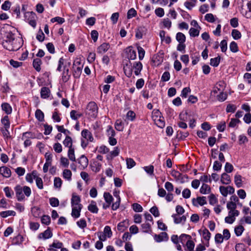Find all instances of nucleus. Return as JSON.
<instances>
[{
  "label": "nucleus",
  "mask_w": 251,
  "mask_h": 251,
  "mask_svg": "<svg viewBox=\"0 0 251 251\" xmlns=\"http://www.w3.org/2000/svg\"><path fill=\"white\" fill-rule=\"evenodd\" d=\"M78 163L79 165L78 167L80 169L83 170L88 166V159L84 155H82L78 159Z\"/></svg>",
  "instance_id": "obj_11"
},
{
  "label": "nucleus",
  "mask_w": 251,
  "mask_h": 251,
  "mask_svg": "<svg viewBox=\"0 0 251 251\" xmlns=\"http://www.w3.org/2000/svg\"><path fill=\"white\" fill-rule=\"evenodd\" d=\"M101 167V164L98 162H94L92 165V170L95 172H99Z\"/></svg>",
  "instance_id": "obj_58"
},
{
  "label": "nucleus",
  "mask_w": 251,
  "mask_h": 251,
  "mask_svg": "<svg viewBox=\"0 0 251 251\" xmlns=\"http://www.w3.org/2000/svg\"><path fill=\"white\" fill-rule=\"evenodd\" d=\"M192 239V237L187 234H182L179 236V241L182 244L184 245L187 242V241Z\"/></svg>",
  "instance_id": "obj_34"
},
{
  "label": "nucleus",
  "mask_w": 251,
  "mask_h": 251,
  "mask_svg": "<svg viewBox=\"0 0 251 251\" xmlns=\"http://www.w3.org/2000/svg\"><path fill=\"white\" fill-rule=\"evenodd\" d=\"M72 207V216L74 218H78L79 217L80 215V211L82 207Z\"/></svg>",
  "instance_id": "obj_22"
},
{
  "label": "nucleus",
  "mask_w": 251,
  "mask_h": 251,
  "mask_svg": "<svg viewBox=\"0 0 251 251\" xmlns=\"http://www.w3.org/2000/svg\"><path fill=\"white\" fill-rule=\"evenodd\" d=\"M119 152L120 150L118 147L114 148V150L110 152V155L107 156V159H112L113 157L118 156Z\"/></svg>",
  "instance_id": "obj_42"
},
{
  "label": "nucleus",
  "mask_w": 251,
  "mask_h": 251,
  "mask_svg": "<svg viewBox=\"0 0 251 251\" xmlns=\"http://www.w3.org/2000/svg\"><path fill=\"white\" fill-rule=\"evenodd\" d=\"M25 20L33 27L35 28L36 26V22L35 20L36 14L33 12H27L25 13Z\"/></svg>",
  "instance_id": "obj_5"
},
{
  "label": "nucleus",
  "mask_w": 251,
  "mask_h": 251,
  "mask_svg": "<svg viewBox=\"0 0 251 251\" xmlns=\"http://www.w3.org/2000/svg\"><path fill=\"white\" fill-rule=\"evenodd\" d=\"M220 192L224 197H226L228 194H232L234 193V189L232 186L226 187L221 186L219 187Z\"/></svg>",
  "instance_id": "obj_8"
},
{
  "label": "nucleus",
  "mask_w": 251,
  "mask_h": 251,
  "mask_svg": "<svg viewBox=\"0 0 251 251\" xmlns=\"http://www.w3.org/2000/svg\"><path fill=\"white\" fill-rule=\"evenodd\" d=\"M145 171L149 175L153 176L154 171V167L152 165L145 166L144 167Z\"/></svg>",
  "instance_id": "obj_60"
},
{
  "label": "nucleus",
  "mask_w": 251,
  "mask_h": 251,
  "mask_svg": "<svg viewBox=\"0 0 251 251\" xmlns=\"http://www.w3.org/2000/svg\"><path fill=\"white\" fill-rule=\"evenodd\" d=\"M62 184V181L60 177H55L54 178V187L56 188H60Z\"/></svg>",
  "instance_id": "obj_56"
},
{
  "label": "nucleus",
  "mask_w": 251,
  "mask_h": 251,
  "mask_svg": "<svg viewBox=\"0 0 251 251\" xmlns=\"http://www.w3.org/2000/svg\"><path fill=\"white\" fill-rule=\"evenodd\" d=\"M68 156L71 161H75V150L74 148H71L69 149L68 151Z\"/></svg>",
  "instance_id": "obj_46"
},
{
  "label": "nucleus",
  "mask_w": 251,
  "mask_h": 251,
  "mask_svg": "<svg viewBox=\"0 0 251 251\" xmlns=\"http://www.w3.org/2000/svg\"><path fill=\"white\" fill-rule=\"evenodd\" d=\"M88 209L91 212L93 213H97L99 210L96 202L93 201H92L91 203L88 205Z\"/></svg>",
  "instance_id": "obj_28"
},
{
  "label": "nucleus",
  "mask_w": 251,
  "mask_h": 251,
  "mask_svg": "<svg viewBox=\"0 0 251 251\" xmlns=\"http://www.w3.org/2000/svg\"><path fill=\"white\" fill-rule=\"evenodd\" d=\"M221 181L223 184H228L231 182L230 176L224 173L221 176Z\"/></svg>",
  "instance_id": "obj_25"
},
{
  "label": "nucleus",
  "mask_w": 251,
  "mask_h": 251,
  "mask_svg": "<svg viewBox=\"0 0 251 251\" xmlns=\"http://www.w3.org/2000/svg\"><path fill=\"white\" fill-rule=\"evenodd\" d=\"M226 207L229 210L228 214L238 216L239 214V211L236 209L237 205L236 203L233 201H229L226 204Z\"/></svg>",
  "instance_id": "obj_6"
},
{
  "label": "nucleus",
  "mask_w": 251,
  "mask_h": 251,
  "mask_svg": "<svg viewBox=\"0 0 251 251\" xmlns=\"http://www.w3.org/2000/svg\"><path fill=\"white\" fill-rule=\"evenodd\" d=\"M110 44L108 43H103L97 48V52L99 54H103L110 48Z\"/></svg>",
  "instance_id": "obj_16"
},
{
  "label": "nucleus",
  "mask_w": 251,
  "mask_h": 251,
  "mask_svg": "<svg viewBox=\"0 0 251 251\" xmlns=\"http://www.w3.org/2000/svg\"><path fill=\"white\" fill-rule=\"evenodd\" d=\"M14 190L16 193V196L18 201H22L25 199V196L23 194V187L20 185H16Z\"/></svg>",
  "instance_id": "obj_10"
},
{
  "label": "nucleus",
  "mask_w": 251,
  "mask_h": 251,
  "mask_svg": "<svg viewBox=\"0 0 251 251\" xmlns=\"http://www.w3.org/2000/svg\"><path fill=\"white\" fill-rule=\"evenodd\" d=\"M46 162L44 165L43 171L44 173H47L49 170V167L51 166L52 161V154L50 152H46L45 154Z\"/></svg>",
  "instance_id": "obj_7"
},
{
  "label": "nucleus",
  "mask_w": 251,
  "mask_h": 251,
  "mask_svg": "<svg viewBox=\"0 0 251 251\" xmlns=\"http://www.w3.org/2000/svg\"><path fill=\"white\" fill-rule=\"evenodd\" d=\"M63 145L66 147H68L69 149L73 148L72 147L73 141L72 139L69 136L67 135L65 140L63 142Z\"/></svg>",
  "instance_id": "obj_29"
},
{
  "label": "nucleus",
  "mask_w": 251,
  "mask_h": 251,
  "mask_svg": "<svg viewBox=\"0 0 251 251\" xmlns=\"http://www.w3.org/2000/svg\"><path fill=\"white\" fill-rule=\"evenodd\" d=\"M115 129L119 131H122L124 128V123L120 119L117 120L115 124Z\"/></svg>",
  "instance_id": "obj_32"
},
{
  "label": "nucleus",
  "mask_w": 251,
  "mask_h": 251,
  "mask_svg": "<svg viewBox=\"0 0 251 251\" xmlns=\"http://www.w3.org/2000/svg\"><path fill=\"white\" fill-rule=\"evenodd\" d=\"M171 175L173 176L177 179H180V178H183V177L187 179L188 177L187 175H182V174L180 173L178 171L175 170L172 171Z\"/></svg>",
  "instance_id": "obj_36"
},
{
  "label": "nucleus",
  "mask_w": 251,
  "mask_h": 251,
  "mask_svg": "<svg viewBox=\"0 0 251 251\" xmlns=\"http://www.w3.org/2000/svg\"><path fill=\"white\" fill-rule=\"evenodd\" d=\"M66 62V60L63 57H61L58 61V64L57 68V71L61 72L62 71V66H63V67L64 66L66 67V66L64 65Z\"/></svg>",
  "instance_id": "obj_50"
},
{
  "label": "nucleus",
  "mask_w": 251,
  "mask_h": 251,
  "mask_svg": "<svg viewBox=\"0 0 251 251\" xmlns=\"http://www.w3.org/2000/svg\"><path fill=\"white\" fill-rule=\"evenodd\" d=\"M136 15V11L133 8H130L127 12V18L130 19L133 17H135Z\"/></svg>",
  "instance_id": "obj_62"
},
{
  "label": "nucleus",
  "mask_w": 251,
  "mask_h": 251,
  "mask_svg": "<svg viewBox=\"0 0 251 251\" xmlns=\"http://www.w3.org/2000/svg\"><path fill=\"white\" fill-rule=\"evenodd\" d=\"M41 64L42 61L40 59L37 58L33 60V66L37 72L40 71Z\"/></svg>",
  "instance_id": "obj_26"
},
{
  "label": "nucleus",
  "mask_w": 251,
  "mask_h": 251,
  "mask_svg": "<svg viewBox=\"0 0 251 251\" xmlns=\"http://www.w3.org/2000/svg\"><path fill=\"white\" fill-rule=\"evenodd\" d=\"M16 215L15 211L13 210H7L0 212V216L2 218H6L8 216Z\"/></svg>",
  "instance_id": "obj_33"
},
{
  "label": "nucleus",
  "mask_w": 251,
  "mask_h": 251,
  "mask_svg": "<svg viewBox=\"0 0 251 251\" xmlns=\"http://www.w3.org/2000/svg\"><path fill=\"white\" fill-rule=\"evenodd\" d=\"M236 251H246V246L243 243H238L235 247Z\"/></svg>",
  "instance_id": "obj_64"
},
{
  "label": "nucleus",
  "mask_w": 251,
  "mask_h": 251,
  "mask_svg": "<svg viewBox=\"0 0 251 251\" xmlns=\"http://www.w3.org/2000/svg\"><path fill=\"white\" fill-rule=\"evenodd\" d=\"M229 49L231 51L233 52H237L238 51V47L237 44L234 41H232L230 43L229 45Z\"/></svg>",
  "instance_id": "obj_63"
},
{
  "label": "nucleus",
  "mask_w": 251,
  "mask_h": 251,
  "mask_svg": "<svg viewBox=\"0 0 251 251\" xmlns=\"http://www.w3.org/2000/svg\"><path fill=\"white\" fill-rule=\"evenodd\" d=\"M244 230V227L241 226H238L235 227L234 232L237 236H240L242 235V233Z\"/></svg>",
  "instance_id": "obj_48"
},
{
  "label": "nucleus",
  "mask_w": 251,
  "mask_h": 251,
  "mask_svg": "<svg viewBox=\"0 0 251 251\" xmlns=\"http://www.w3.org/2000/svg\"><path fill=\"white\" fill-rule=\"evenodd\" d=\"M126 163L127 168L128 169H131L135 166L136 163L134 160L131 158H127L126 159Z\"/></svg>",
  "instance_id": "obj_52"
},
{
  "label": "nucleus",
  "mask_w": 251,
  "mask_h": 251,
  "mask_svg": "<svg viewBox=\"0 0 251 251\" xmlns=\"http://www.w3.org/2000/svg\"><path fill=\"white\" fill-rule=\"evenodd\" d=\"M98 109L96 103L94 101H90L87 106L85 112L90 118H96L98 115Z\"/></svg>",
  "instance_id": "obj_3"
},
{
  "label": "nucleus",
  "mask_w": 251,
  "mask_h": 251,
  "mask_svg": "<svg viewBox=\"0 0 251 251\" xmlns=\"http://www.w3.org/2000/svg\"><path fill=\"white\" fill-rule=\"evenodd\" d=\"M72 172L70 170L65 169L63 172V176L68 180H71L72 178Z\"/></svg>",
  "instance_id": "obj_45"
},
{
  "label": "nucleus",
  "mask_w": 251,
  "mask_h": 251,
  "mask_svg": "<svg viewBox=\"0 0 251 251\" xmlns=\"http://www.w3.org/2000/svg\"><path fill=\"white\" fill-rule=\"evenodd\" d=\"M155 124L159 127L163 128L165 126V122L163 118L161 117L160 118L155 120L154 121Z\"/></svg>",
  "instance_id": "obj_54"
},
{
  "label": "nucleus",
  "mask_w": 251,
  "mask_h": 251,
  "mask_svg": "<svg viewBox=\"0 0 251 251\" xmlns=\"http://www.w3.org/2000/svg\"><path fill=\"white\" fill-rule=\"evenodd\" d=\"M192 202L196 207H198L199 205L203 206L207 203L206 198L205 197H198L196 199H192Z\"/></svg>",
  "instance_id": "obj_9"
},
{
  "label": "nucleus",
  "mask_w": 251,
  "mask_h": 251,
  "mask_svg": "<svg viewBox=\"0 0 251 251\" xmlns=\"http://www.w3.org/2000/svg\"><path fill=\"white\" fill-rule=\"evenodd\" d=\"M73 75L75 78H79L83 68V65L79 60H75L73 64Z\"/></svg>",
  "instance_id": "obj_4"
},
{
  "label": "nucleus",
  "mask_w": 251,
  "mask_h": 251,
  "mask_svg": "<svg viewBox=\"0 0 251 251\" xmlns=\"http://www.w3.org/2000/svg\"><path fill=\"white\" fill-rule=\"evenodd\" d=\"M231 35L235 40H238L241 38V33L237 29H233L231 31Z\"/></svg>",
  "instance_id": "obj_47"
},
{
  "label": "nucleus",
  "mask_w": 251,
  "mask_h": 251,
  "mask_svg": "<svg viewBox=\"0 0 251 251\" xmlns=\"http://www.w3.org/2000/svg\"><path fill=\"white\" fill-rule=\"evenodd\" d=\"M142 231L145 233H151V226L149 223H145L141 225Z\"/></svg>",
  "instance_id": "obj_35"
},
{
  "label": "nucleus",
  "mask_w": 251,
  "mask_h": 251,
  "mask_svg": "<svg viewBox=\"0 0 251 251\" xmlns=\"http://www.w3.org/2000/svg\"><path fill=\"white\" fill-rule=\"evenodd\" d=\"M50 90L47 87H43L41 88L40 94L42 99H47L50 97Z\"/></svg>",
  "instance_id": "obj_24"
},
{
  "label": "nucleus",
  "mask_w": 251,
  "mask_h": 251,
  "mask_svg": "<svg viewBox=\"0 0 251 251\" xmlns=\"http://www.w3.org/2000/svg\"><path fill=\"white\" fill-rule=\"evenodd\" d=\"M241 121L238 119L232 118L231 119L230 122L228 124V126L230 127H234L238 124L240 123Z\"/></svg>",
  "instance_id": "obj_61"
},
{
  "label": "nucleus",
  "mask_w": 251,
  "mask_h": 251,
  "mask_svg": "<svg viewBox=\"0 0 251 251\" xmlns=\"http://www.w3.org/2000/svg\"><path fill=\"white\" fill-rule=\"evenodd\" d=\"M52 236V233L49 228H48L43 232L40 233L38 236L39 239L46 240L51 238Z\"/></svg>",
  "instance_id": "obj_13"
},
{
  "label": "nucleus",
  "mask_w": 251,
  "mask_h": 251,
  "mask_svg": "<svg viewBox=\"0 0 251 251\" xmlns=\"http://www.w3.org/2000/svg\"><path fill=\"white\" fill-rule=\"evenodd\" d=\"M41 221L42 224L49 225L50 223V218L48 215H44L42 217Z\"/></svg>",
  "instance_id": "obj_57"
},
{
  "label": "nucleus",
  "mask_w": 251,
  "mask_h": 251,
  "mask_svg": "<svg viewBox=\"0 0 251 251\" xmlns=\"http://www.w3.org/2000/svg\"><path fill=\"white\" fill-rule=\"evenodd\" d=\"M195 245L194 242L191 239L189 240L185 244L186 249L185 250L186 251H194Z\"/></svg>",
  "instance_id": "obj_31"
},
{
  "label": "nucleus",
  "mask_w": 251,
  "mask_h": 251,
  "mask_svg": "<svg viewBox=\"0 0 251 251\" xmlns=\"http://www.w3.org/2000/svg\"><path fill=\"white\" fill-rule=\"evenodd\" d=\"M35 116L36 118L40 122H42L44 120V114L40 109L36 110Z\"/></svg>",
  "instance_id": "obj_38"
},
{
  "label": "nucleus",
  "mask_w": 251,
  "mask_h": 251,
  "mask_svg": "<svg viewBox=\"0 0 251 251\" xmlns=\"http://www.w3.org/2000/svg\"><path fill=\"white\" fill-rule=\"evenodd\" d=\"M145 31V28L143 26L138 27L136 30L135 36L138 39H141Z\"/></svg>",
  "instance_id": "obj_30"
},
{
  "label": "nucleus",
  "mask_w": 251,
  "mask_h": 251,
  "mask_svg": "<svg viewBox=\"0 0 251 251\" xmlns=\"http://www.w3.org/2000/svg\"><path fill=\"white\" fill-rule=\"evenodd\" d=\"M202 236L203 238L208 242L211 237V233L206 228L204 229L202 232Z\"/></svg>",
  "instance_id": "obj_49"
},
{
  "label": "nucleus",
  "mask_w": 251,
  "mask_h": 251,
  "mask_svg": "<svg viewBox=\"0 0 251 251\" xmlns=\"http://www.w3.org/2000/svg\"><path fill=\"white\" fill-rule=\"evenodd\" d=\"M153 238L156 242H161L162 241H166L168 240V234L166 232H163L159 234H154Z\"/></svg>",
  "instance_id": "obj_12"
},
{
  "label": "nucleus",
  "mask_w": 251,
  "mask_h": 251,
  "mask_svg": "<svg viewBox=\"0 0 251 251\" xmlns=\"http://www.w3.org/2000/svg\"><path fill=\"white\" fill-rule=\"evenodd\" d=\"M1 123L3 125V127L9 128L10 123L8 116H4L1 120Z\"/></svg>",
  "instance_id": "obj_37"
},
{
  "label": "nucleus",
  "mask_w": 251,
  "mask_h": 251,
  "mask_svg": "<svg viewBox=\"0 0 251 251\" xmlns=\"http://www.w3.org/2000/svg\"><path fill=\"white\" fill-rule=\"evenodd\" d=\"M161 117V113L158 109H153L152 112V118L153 121L160 118Z\"/></svg>",
  "instance_id": "obj_51"
},
{
  "label": "nucleus",
  "mask_w": 251,
  "mask_h": 251,
  "mask_svg": "<svg viewBox=\"0 0 251 251\" xmlns=\"http://www.w3.org/2000/svg\"><path fill=\"white\" fill-rule=\"evenodd\" d=\"M3 190L5 192V196L8 198H11L12 196L14 195L13 191L8 186L5 187Z\"/></svg>",
  "instance_id": "obj_55"
},
{
  "label": "nucleus",
  "mask_w": 251,
  "mask_h": 251,
  "mask_svg": "<svg viewBox=\"0 0 251 251\" xmlns=\"http://www.w3.org/2000/svg\"><path fill=\"white\" fill-rule=\"evenodd\" d=\"M70 76L71 75L69 73V69L68 68H66V66H64V71L62 74V80L63 82H67L69 80Z\"/></svg>",
  "instance_id": "obj_21"
},
{
  "label": "nucleus",
  "mask_w": 251,
  "mask_h": 251,
  "mask_svg": "<svg viewBox=\"0 0 251 251\" xmlns=\"http://www.w3.org/2000/svg\"><path fill=\"white\" fill-rule=\"evenodd\" d=\"M103 197L105 201L109 204H111L113 198L112 195L108 192H105L103 194Z\"/></svg>",
  "instance_id": "obj_44"
},
{
  "label": "nucleus",
  "mask_w": 251,
  "mask_h": 251,
  "mask_svg": "<svg viewBox=\"0 0 251 251\" xmlns=\"http://www.w3.org/2000/svg\"><path fill=\"white\" fill-rule=\"evenodd\" d=\"M2 110L4 112L6 115L11 114L12 112V108L11 106L7 102H3L1 104Z\"/></svg>",
  "instance_id": "obj_20"
},
{
  "label": "nucleus",
  "mask_w": 251,
  "mask_h": 251,
  "mask_svg": "<svg viewBox=\"0 0 251 251\" xmlns=\"http://www.w3.org/2000/svg\"><path fill=\"white\" fill-rule=\"evenodd\" d=\"M143 65L140 61L135 62L132 64L130 60L126 62L124 66V71L126 76L130 77L132 75L133 70L136 75H138L142 70Z\"/></svg>",
  "instance_id": "obj_2"
},
{
  "label": "nucleus",
  "mask_w": 251,
  "mask_h": 251,
  "mask_svg": "<svg viewBox=\"0 0 251 251\" xmlns=\"http://www.w3.org/2000/svg\"><path fill=\"white\" fill-rule=\"evenodd\" d=\"M82 116V113H78L75 110H72L70 112V117L73 120H77L78 118Z\"/></svg>",
  "instance_id": "obj_40"
},
{
  "label": "nucleus",
  "mask_w": 251,
  "mask_h": 251,
  "mask_svg": "<svg viewBox=\"0 0 251 251\" xmlns=\"http://www.w3.org/2000/svg\"><path fill=\"white\" fill-rule=\"evenodd\" d=\"M0 174L4 177L9 178L11 176V171L7 167L2 166L0 167Z\"/></svg>",
  "instance_id": "obj_17"
},
{
  "label": "nucleus",
  "mask_w": 251,
  "mask_h": 251,
  "mask_svg": "<svg viewBox=\"0 0 251 251\" xmlns=\"http://www.w3.org/2000/svg\"><path fill=\"white\" fill-rule=\"evenodd\" d=\"M221 61V57L218 56L210 59V65L214 67H217Z\"/></svg>",
  "instance_id": "obj_41"
},
{
  "label": "nucleus",
  "mask_w": 251,
  "mask_h": 251,
  "mask_svg": "<svg viewBox=\"0 0 251 251\" xmlns=\"http://www.w3.org/2000/svg\"><path fill=\"white\" fill-rule=\"evenodd\" d=\"M9 128L3 127L0 129V131L5 139H7L10 138V133L8 131Z\"/></svg>",
  "instance_id": "obj_59"
},
{
  "label": "nucleus",
  "mask_w": 251,
  "mask_h": 251,
  "mask_svg": "<svg viewBox=\"0 0 251 251\" xmlns=\"http://www.w3.org/2000/svg\"><path fill=\"white\" fill-rule=\"evenodd\" d=\"M234 182L237 187L239 188L241 187L242 185L241 176L239 175H236L234 176Z\"/></svg>",
  "instance_id": "obj_43"
},
{
  "label": "nucleus",
  "mask_w": 251,
  "mask_h": 251,
  "mask_svg": "<svg viewBox=\"0 0 251 251\" xmlns=\"http://www.w3.org/2000/svg\"><path fill=\"white\" fill-rule=\"evenodd\" d=\"M81 134L82 137L85 139L87 141L92 142L94 141V138L93 137L92 134L88 129H84L82 130Z\"/></svg>",
  "instance_id": "obj_14"
},
{
  "label": "nucleus",
  "mask_w": 251,
  "mask_h": 251,
  "mask_svg": "<svg viewBox=\"0 0 251 251\" xmlns=\"http://www.w3.org/2000/svg\"><path fill=\"white\" fill-rule=\"evenodd\" d=\"M114 196L117 198V201L112 204V209L113 210H116L119 207L121 202V198L119 193L117 192L114 193Z\"/></svg>",
  "instance_id": "obj_23"
},
{
  "label": "nucleus",
  "mask_w": 251,
  "mask_h": 251,
  "mask_svg": "<svg viewBox=\"0 0 251 251\" xmlns=\"http://www.w3.org/2000/svg\"><path fill=\"white\" fill-rule=\"evenodd\" d=\"M200 33V30L198 29V28H193L191 27L189 30V34L191 37H197L198 36Z\"/></svg>",
  "instance_id": "obj_53"
},
{
  "label": "nucleus",
  "mask_w": 251,
  "mask_h": 251,
  "mask_svg": "<svg viewBox=\"0 0 251 251\" xmlns=\"http://www.w3.org/2000/svg\"><path fill=\"white\" fill-rule=\"evenodd\" d=\"M172 217L174 219V223L176 224L182 223L184 224L186 220V216L185 215H183L182 216H179L178 215L176 214H174Z\"/></svg>",
  "instance_id": "obj_18"
},
{
  "label": "nucleus",
  "mask_w": 251,
  "mask_h": 251,
  "mask_svg": "<svg viewBox=\"0 0 251 251\" xmlns=\"http://www.w3.org/2000/svg\"><path fill=\"white\" fill-rule=\"evenodd\" d=\"M176 38V40L179 43H185L186 41L185 35L181 32L177 33Z\"/></svg>",
  "instance_id": "obj_39"
},
{
  "label": "nucleus",
  "mask_w": 251,
  "mask_h": 251,
  "mask_svg": "<svg viewBox=\"0 0 251 251\" xmlns=\"http://www.w3.org/2000/svg\"><path fill=\"white\" fill-rule=\"evenodd\" d=\"M200 192L202 194H208L210 193L211 188L207 184H203L200 188Z\"/></svg>",
  "instance_id": "obj_27"
},
{
  "label": "nucleus",
  "mask_w": 251,
  "mask_h": 251,
  "mask_svg": "<svg viewBox=\"0 0 251 251\" xmlns=\"http://www.w3.org/2000/svg\"><path fill=\"white\" fill-rule=\"evenodd\" d=\"M80 202V198L79 196L73 194L71 199L72 207H82Z\"/></svg>",
  "instance_id": "obj_15"
},
{
  "label": "nucleus",
  "mask_w": 251,
  "mask_h": 251,
  "mask_svg": "<svg viewBox=\"0 0 251 251\" xmlns=\"http://www.w3.org/2000/svg\"><path fill=\"white\" fill-rule=\"evenodd\" d=\"M127 54V57L129 60H134L136 58V51L133 50L131 47L126 48V50Z\"/></svg>",
  "instance_id": "obj_19"
},
{
  "label": "nucleus",
  "mask_w": 251,
  "mask_h": 251,
  "mask_svg": "<svg viewBox=\"0 0 251 251\" xmlns=\"http://www.w3.org/2000/svg\"><path fill=\"white\" fill-rule=\"evenodd\" d=\"M23 44V40L20 37H16L15 34L11 31L6 32L2 42L4 48L9 51H17Z\"/></svg>",
  "instance_id": "obj_1"
}]
</instances>
